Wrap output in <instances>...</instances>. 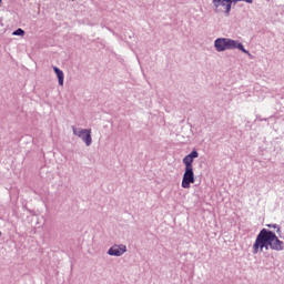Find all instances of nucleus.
Returning a JSON list of instances; mask_svg holds the SVG:
<instances>
[{
	"label": "nucleus",
	"instance_id": "1",
	"mask_svg": "<svg viewBox=\"0 0 284 284\" xmlns=\"http://www.w3.org/2000/svg\"><path fill=\"white\" fill-rule=\"evenodd\" d=\"M194 159H199V151H196V149H193V151H191L182 160V163L185 165V168L181 185L184 190H190V185L196 181L194 178Z\"/></svg>",
	"mask_w": 284,
	"mask_h": 284
},
{
	"label": "nucleus",
	"instance_id": "2",
	"mask_svg": "<svg viewBox=\"0 0 284 284\" xmlns=\"http://www.w3.org/2000/svg\"><path fill=\"white\" fill-rule=\"evenodd\" d=\"M214 48L216 52H225V50H240L244 54L252 57L250 51L246 50L245 45L239 40H232L230 38H217L214 41Z\"/></svg>",
	"mask_w": 284,
	"mask_h": 284
},
{
	"label": "nucleus",
	"instance_id": "3",
	"mask_svg": "<svg viewBox=\"0 0 284 284\" xmlns=\"http://www.w3.org/2000/svg\"><path fill=\"white\" fill-rule=\"evenodd\" d=\"M272 233H270V230L262 229L260 233L257 234L255 242L252 246L253 254H258V252H263V250H272V240H273Z\"/></svg>",
	"mask_w": 284,
	"mask_h": 284
},
{
	"label": "nucleus",
	"instance_id": "4",
	"mask_svg": "<svg viewBox=\"0 0 284 284\" xmlns=\"http://www.w3.org/2000/svg\"><path fill=\"white\" fill-rule=\"evenodd\" d=\"M244 1V3H254V0H212L213 8H215V12H224L226 17H230V12H232V3H239Z\"/></svg>",
	"mask_w": 284,
	"mask_h": 284
},
{
	"label": "nucleus",
	"instance_id": "5",
	"mask_svg": "<svg viewBox=\"0 0 284 284\" xmlns=\"http://www.w3.org/2000/svg\"><path fill=\"white\" fill-rule=\"evenodd\" d=\"M74 136H78L85 143L87 148L92 145V130L91 129H81L77 126H71Z\"/></svg>",
	"mask_w": 284,
	"mask_h": 284
},
{
	"label": "nucleus",
	"instance_id": "6",
	"mask_svg": "<svg viewBox=\"0 0 284 284\" xmlns=\"http://www.w3.org/2000/svg\"><path fill=\"white\" fill-rule=\"evenodd\" d=\"M125 252H128V246L124 244H115L108 250L106 254H109V256H123Z\"/></svg>",
	"mask_w": 284,
	"mask_h": 284
},
{
	"label": "nucleus",
	"instance_id": "7",
	"mask_svg": "<svg viewBox=\"0 0 284 284\" xmlns=\"http://www.w3.org/2000/svg\"><path fill=\"white\" fill-rule=\"evenodd\" d=\"M53 71L58 77L59 85H63V81L65 79V75L63 74V71L61 69H59V67H53Z\"/></svg>",
	"mask_w": 284,
	"mask_h": 284
},
{
	"label": "nucleus",
	"instance_id": "8",
	"mask_svg": "<svg viewBox=\"0 0 284 284\" xmlns=\"http://www.w3.org/2000/svg\"><path fill=\"white\" fill-rule=\"evenodd\" d=\"M268 234H271L273 236L272 241H271V250L276 251V245H278V236H276V233L272 232L268 230Z\"/></svg>",
	"mask_w": 284,
	"mask_h": 284
},
{
	"label": "nucleus",
	"instance_id": "9",
	"mask_svg": "<svg viewBox=\"0 0 284 284\" xmlns=\"http://www.w3.org/2000/svg\"><path fill=\"white\" fill-rule=\"evenodd\" d=\"M12 34H13V37H23L26 34V31L23 29L19 28L17 30H14L12 32Z\"/></svg>",
	"mask_w": 284,
	"mask_h": 284
},
{
	"label": "nucleus",
	"instance_id": "10",
	"mask_svg": "<svg viewBox=\"0 0 284 284\" xmlns=\"http://www.w3.org/2000/svg\"><path fill=\"white\" fill-rule=\"evenodd\" d=\"M283 247H284V242H283V241H280V240L277 239V245L274 246L275 252H283Z\"/></svg>",
	"mask_w": 284,
	"mask_h": 284
},
{
	"label": "nucleus",
	"instance_id": "11",
	"mask_svg": "<svg viewBox=\"0 0 284 284\" xmlns=\"http://www.w3.org/2000/svg\"><path fill=\"white\" fill-rule=\"evenodd\" d=\"M267 227H273L274 230H277V233L281 232V226L277 224H267Z\"/></svg>",
	"mask_w": 284,
	"mask_h": 284
},
{
	"label": "nucleus",
	"instance_id": "12",
	"mask_svg": "<svg viewBox=\"0 0 284 284\" xmlns=\"http://www.w3.org/2000/svg\"><path fill=\"white\" fill-rule=\"evenodd\" d=\"M1 1H3V0H0V7H1Z\"/></svg>",
	"mask_w": 284,
	"mask_h": 284
},
{
	"label": "nucleus",
	"instance_id": "13",
	"mask_svg": "<svg viewBox=\"0 0 284 284\" xmlns=\"http://www.w3.org/2000/svg\"><path fill=\"white\" fill-rule=\"evenodd\" d=\"M1 234H2V233H1V231H0V236H1Z\"/></svg>",
	"mask_w": 284,
	"mask_h": 284
}]
</instances>
